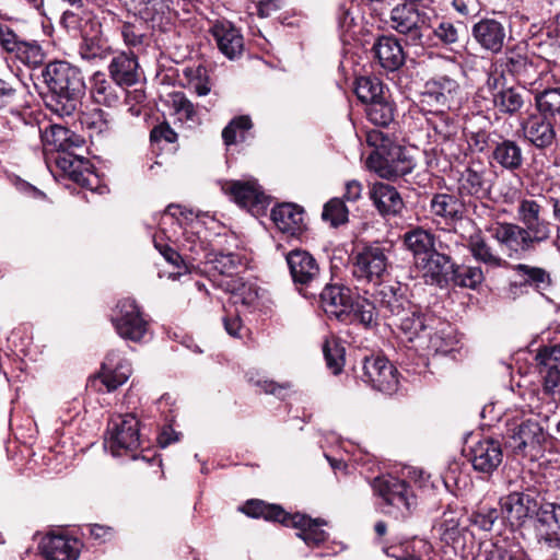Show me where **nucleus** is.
I'll return each mask as SVG.
<instances>
[{"instance_id":"nucleus-10","label":"nucleus","mask_w":560,"mask_h":560,"mask_svg":"<svg viewBox=\"0 0 560 560\" xmlns=\"http://www.w3.org/2000/svg\"><path fill=\"white\" fill-rule=\"evenodd\" d=\"M387 252L380 244L364 246L354 257L352 273L359 281L378 282L387 271Z\"/></svg>"},{"instance_id":"nucleus-14","label":"nucleus","mask_w":560,"mask_h":560,"mask_svg":"<svg viewBox=\"0 0 560 560\" xmlns=\"http://www.w3.org/2000/svg\"><path fill=\"white\" fill-rule=\"evenodd\" d=\"M222 190L235 203L248 209L254 214L261 213L269 203L268 196L255 179L226 180L222 184Z\"/></svg>"},{"instance_id":"nucleus-17","label":"nucleus","mask_w":560,"mask_h":560,"mask_svg":"<svg viewBox=\"0 0 560 560\" xmlns=\"http://www.w3.org/2000/svg\"><path fill=\"white\" fill-rule=\"evenodd\" d=\"M469 460L476 471L491 475L503 460V451L498 440L485 439L470 447Z\"/></svg>"},{"instance_id":"nucleus-27","label":"nucleus","mask_w":560,"mask_h":560,"mask_svg":"<svg viewBox=\"0 0 560 560\" xmlns=\"http://www.w3.org/2000/svg\"><path fill=\"white\" fill-rule=\"evenodd\" d=\"M374 58L388 71H396L405 63V52L399 40L394 36H380L372 46Z\"/></svg>"},{"instance_id":"nucleus-59","label":"nucleus","mask_w":560,"mask_h":560,"mask_svg":"<svg viewBox=\"0 0 560 560\" xmlns=\"http://www.w3.org/2000/svg\"><path fill=\"white\" fill-rule=\"evenodd\" d=\"M242 262L240 255L235 253H220L217 254L212 260L213 267L221 275L233 276Z\"/></svg>"},{"instance_id":"nucleus-30","label":"nucleus","mask_w":560,"mask_h":560,"mask_svg":"<svg viewBox=\"0 0 560 560\" xmlns=\"http://www.w3.org/2000/svg\"><path fill=\"white\" fill-rule=\"evenodd\" d=\"M277 229L289 236H298L305 230L304 211L293 203H282L271 211Z\"/></svg>"},{"instance_id":"nucleus-18","label":"nucleus","mask_w":560,"mask_h":560,"mask_svg":"<svg viewBox=\"0 0 560 560\" xmlns=\"http://www.w3.org/2000/svg\"><path fill=\"white\" fill-rule=\"evenodd\" d=\"M131 374V368L128 361L120 358L117 351L107 353L104 362L102 363L101 372L91 381V386H95L100 381L107 389V392L116 390L119 386L124 385Z\"/></svg>"},{"instance_id":"nucleus-55","label":"nucleus","mask_w":560,"mask_h":560,"mask_svg":"<svg viewBox=\"0 0 560 560\" xmlns=\"http://www.w3.org/2000/svg\"><path fill=\"white\" fill-rule=\"evenodd\" d=\"M502 511L495 508L482 506L470 516L472 525L485 532H490L501 520Z\"/></svg>"},{"instance_id":"nucleus-52","label":"nucleus","mask_w":560,"mask_h":560,"mask_svg":"<svg viewBox=\"0 0 560 560\" xmlns=\"http://www.w3.org/2000/svg\"><path fill=\"white\" fill-rule=\"evenodd\" d=\"M457 342L451 327H443L429 335L428 348L436 353L447 354L455 350Z\"/></svg>"},{"instance_id":"nucleus-54","label":"nucleus","mask_w":560,"mask_h":560,"mask_svg":"<svg viewBox=\"0 0 560 560\" xmlns=\"http://www.w3.org/2000/svg\"><path fill=\"white\" fill-rule=\"evenodd\" d=\"M349 211L342 199H330L323 209L322 217L325 221H329L331 226H339L348 221Z\"/></svg>"},{"instance_id":"nucleus-21","label":"nucleus","mask_w":560,"mask_h":560,"mask_svg":"<svg viewBox=\"0 0 560 560\" xmlns=\"http://www.w3.org/2000/svg\"><path fill=\"white\" fill-rule=\"evenodd\" d=\"M535 361L545 390L552 393L560 386V345L541 347L535 355Z\"/></svg>"},{"instance_id":"nucleus-40","label":"nucleus","mask_w":560,"mask_h":560,"mask_svg":"<svg viewBox=\"0 0 560 560\" xmlns=\"http://www.w3.org/2000/svg\"><path fill=\"white\" fill-rule=\"evenodd\" d=\"M428 43H421V47H438L440 45L451 46L459 38L458 28L450 21L431 20L428 31Z\"/></svg>"},{"instance_id":"nucleus-32","label":"nucleus","mask_w":560,"mask_h":560,"mask_svg":"<svg viewBox=\"0 0 560 560\" xmlns=\"http://www.w3.org/2000/svg\"><path fill=\"white\" fill-rule=\"evenodd\" d=\"M75 151L77 150H70L57 154L55 158L56 165L74 183L92 189L90 180L91 174H86L89 172L90 162Z\"/></svg>"},{"instance_id":"nucleus-28","label":"nucleus","mask_w":560,"mask_h":560,"mask_svg":"<svg viewBox=\"0 0 560 560\" xmlns=\"http://www.w3.org/2000/svg\"><path fill=\"white\" fill-rule=\"evenodd\" d=\"M399 289L393 285H383L374 294V302H371L381 314L386 318H392L393 322L412 303L398 293ZM376 323L373 325L375 326Z\"/></svg>"},{"instance_id":"nucleus-60","label":"nucleus","mask_w":560,"mask_h":560,"mask_svg":"<svg viewBox=\"0 0 560 560\" xmlns=\"http://www.w3.org/2000/svg\"><path fill=\"white\" fill-rule=\"evenodd\" d=\"M474 560H513V557L503 546L493 542H482Z\"/></svg>"},{"instance_id":"nucleus-61","label":"nucleus","mask_w":560,"mask_h":560,"mask_svg":"<svg viewBox=\"0 0 560 560\" xmlns=\"http://www.w3.org/2000/svg\"><path fill=\"white\" fill-rule=\"evenodd\" d=\"M343 348L339 347L337 343H331L329 341L324 343L323 352L327 363L328 369L332 372V374H338L341 372L343 366Z\"/></svg>"},{"instance_id":"nucleus-5","label":"nucleus","mask_w":560,"mask_h":560,"mask_svg":"<svg viewBox=\"0 0 560 560\" xmlns=\"http://www.w3.org/2000/svg\"><path fill=\"white\" fill-rule=\"evenodd\" d=\"M467 211L465 199L457 194L447 191L434 192L429 200V219L436 229L452 232L463 221Z\"/></svg>"},{"instance_id":"nucleus-13","label":"nucleus","mask_w":560,"mask_h":560,"mask_svg":"<svg viewBox=\"0 0 560 560\" xmlns=\"http://www.w3.org/2000/svg\"><path fill=\"white\" fill-rule=\"evenodd\" d=\"M293 283L302 293L319 283L320 268L312 254L304 249H293L285 256Z\"/></svg>"},{"instance_id":"nucleus-39","label":"nucleus","mask_w":560,"mask_h":560,"mask_svg":"<svg viewBox=\"0 0 560 560\" xmlns=\"http://www.w3.org/2000/svg\"><path fill=\"white\" fill-rule=\"evenodd\" d=\"M525 93L514 86H502L499 91L492 93L491 104L501 115H515L525 103Z\"/></svg>"},{"instance_id":"nucleus-47","label":"nucleus","mask_w":560,"mask_h":560,"mask_svg":"<svg viewBox=\"0 0 560 560\" xmlns=\"http://www.w3.org/2000/svg\"><path fill=\"white\" fill-rule=\"evenodd\" d=\"M483 278L480 267L455 264L450 283L462 288L476 289L483 281Z\"/></svg>"},{"instance_id":"nucleus-51","label":"nucleus","mask_w":560,"mask_h":560,"mask_svg":"<svg viewBox=\"0 0 560 560\" xmlns=\"http://www.w3.org/2000/svg\"><path fill=\"white\" fill-rule=\"evenodd\" d=\"M535 102L540 115L546 117H560V86L546 89L535 96Z\"/></svg>"},{"instance_id":"nucleus-34","label":"nucleus","mask_w":560,"mask_h":560,"mask_svg":"<svg viewBox=\"0 0 560 560\" xmlns=\"http://www.w3.org/2000/svg\"><path fill=\"white\" fill-rule=\"evenodd\" d=\"M402 314L404 315H399L393 324L398 327L407 340L413 341L416 338L420 337L422 332L431 328L430 322H432V319L423 314L417 305H409Z\"/></svg>"},{"instance_id":"nucleus-12","label":"nucleus","mask_w":560,"mask_h":560,"mask_svg":"<svg viewBox=\"0 0 560 560\" xmlns=\"http://www.w3.org/2000/svg\"><path fill=\"white\" fill-rule=\"evenodd\" d=\"M534 530L538 544L560 550V503L546 501L539 505Z\"/></svg>"},{"instance_id":"nucleus-9","label":"nucleus","mask_w":560,"mask_h":560,"mask_svg":"<svg viewBox=\"0 0 560 560\" xmlns=\"http://www.w3.org/2000/svg\"><path fill=\"white\" fill-rule=\"evenodd\" d=\"M361 378L374 389L388 395L396 393L399 385L397 369L381 355L366 357L363 360Z\"/></svg>"},{"instance_id":"nucleus-57","label":"nucleus","mask_w":560,"mask_h":560,"mask_svg":"<svg viewBox=\"0 0 560 560\" xmlns=\"http://www.w3.org/2000/svg\"><path fill=\"white\" fill-rule=\"evenodd\" d=\"M429 122L434 132L444 141L453 139L458 132V126L455 120L444 113L435 114Z\"/></svg>"},{"instance_id":"nucleus-4","label":"nucleus","mask_w":560,"mask_h":560,"mask_svg":"<svg viewBox=\"0 0 560 560\" xmlns=\"http://www.w3.org/2000/svg\"><path fill=\"white\" fill-rule=\"evenodd\" d=\"M372 488L383 500L385 513L396 518L409 516L417 505V499L410 486L392 475H384L373 479Z\"/></svg>"},{"instance_id":"nucleus-64","label":"nucleus","mask_w":560,"mask_h":560,"mask_svg":"<svg viewBox=\"0 0 560 560\" xmlns=\"http://www.w3.org/2000/svg\"><path fill=\"white\" fill-rule=\"evenodd\" d=\"M172 107L182 118L190 120L196 112L194 104L186 97L183 92H175L171 95Z\"/></svg>"},{"instance_id":"nucleus-63","label":"nucleus","mask_w":560,"mask_h":560,"mask_svg":"<svg viewBox=\"0 0 560 560\" xmlns=\"http://www.w3.org/2000/svg\"><path fill=\"white\" fill-rule=\"evenodd\" d=\"M154 245L160 254L164 257V259L178 269L176 276L179 277L188 272V267L184 259L173 247L167 244H160L158 242H155Z\"/></svg>"},{"instance_id":"nucleus-48","label":"nucleus","mask_w":560,"mask_h":560,"mask_svg":"<svg viewBox=\"0 0 560 560\" xmlns=\"http://www.w3.org/2000/svg\"><path fill=\"white\" fill-rule=\"evenodd\" d=\"M124 43L137 52L143 51L150 44V36L144 32L142 23L124 22L120 26Z\"/></svg>"},{"instance_id":"nucleus-58","label":"nucleus","mask_w":560,"mask_h":560,"mask_svg":"<svg viewBox=\"0 0 560 560\" xmlns=\"http://www.w3.org/2000/svg\"><path fill=\"white\" fill-rule=\"evenodd\" d=\"M14 54L22 62L33 67L44 60L42 47L36 42L22 40Z\"/></svg>"},{"instance_id":"nucleus-8","label":"nucleus","mask_w":560,"mask_h":560,"mask_svg":"<svg viewBox=\"0 0 560 560\" xmlns=\"http://www.w3.org/2000/svg\"><path fill=\"white\" fill-rule=\"evenodd\" d=\"M112 323L117 334L126 340L140 342L150 334V324L132 299H124L117 303Z\"/></svg>"},{"instance_id":"nucleus-41","label":"nucleus","mask_w":560,"mask_h":560,"mask_svg":"<svg viewBox=\"0 0 560 560\" xmlns=\"http://www.w3.org/2000/svg\"><path fill=\"white\" fill-rule=\"evenodd\" d=\"M137 14L144 22L161 25L170 20L171 8L166 0H131Z\"/></svg>"},{"instance_id":"nucleus-23","label":"nucleus","mask_w":560,"mask_h":560,"mask_svg":"<svg viewBox=\"0 0 560 560\" xmlns=\"http://www.w3.org/2000/svg\"><path fill=\"white\" fill-rule=\"evenodd\" d=\"M110 79L120 86H131L140 81L141 71L138 57L133 51L116 54L109 65Z\"/></svg>"},{"instance_id":"nucleus-49","label":"nucleus","mask_w":560,"mask_h":560,"mask_svg":"<svg viewBox=\"0 0 560 560\" xmlns=\"http://www.w3.org/2000/svg\"><path fill=\"white\" fill-rule=\"evenodd\" d=\"M354 92L358 98L368 105L384 97L383 84L380 79L375 77L358 78L355 80Z\"/></svg>"},{"instance_id":"nucleus-56","label":"nucleus","mask_w":560,"mask_h":560,"mask_svg":"<svg viewBox=\"0 0 560 560\" xmlns=\"http://www.w3.org/2000/svg\"><path fill=\"white\" fill-rule=\"evenodd\" d=\"M20 93L16 80L10 81L0 78V108H8L10 112L18 108Z\"/></svg>"},{"instance_id":"nucleus-11","label":"nucleus","mask_w":560,"mask_h":560,"mask_svg":"<svg viewBox=\"0 0 560 560\" xmlns=\"http://www.w3.org/2000/svg\"><path fill=\"white\" fill-rule=\"evenodd\" d=\"M544 208L535 199H521L516 213L521 226L525 230L535 245L548 241L551 236L552 224L542 215Z\"/></svg>"},{"instance_id":"nucleus-6","label":"nucleus","mask_w":560,"mask_h":560,"mask_svg":"<svg viewBox=\"0 0 560 560\" xmlns=\"http://www.w3.org/2000/svg\"><path fill=\"white\" fill-rule=\"evenodd\" d=\"M547 439L548 433L541 422L529 418L509 429L505 445L514 454L537 457Z\"/></svg>"},{"instance_id":"nucleus-15","label":"nucleus","mask_w":560,"mask_h":560,"mask_svg":"<svg viewBox=\"0 0 560 560\" xmlns=\"http://www.w3.org/2000/svg\"><path fill=\"white\" fill-rule=\"evenodd\" d=\"M454 266L452 257L444 252L443 244L439 243L438 247L424 258V261L416 267L423 271L425 283L444 288L450 284Z\"/></svg>"},{"instance_id":"nucleus-2","label":"nucleus","mask_w":560,"mask_h":560,"mask_svg":"<svg viewBox=\"0 0 560 560\" xmlns=\"http://www.w3.org/2000/svg\"><path fill=\"white\" fill-rule=\"evenodd\" d=\"M319 298L323 310L329 317L343 324H360L365 328L375 324V306L368 299H352L349 288L327 284Z\"/></svg>"},{"instance_id":"nucleus-3","label":"nucleus","mask_w":560,"mask_h":560,"mask_svg":"<svg viewBox=\"0 0 560 560\" xmlns=\"http://www.w3.org/2000/svg\"><path fill=\"white\" fill-rule=\"evenodd\" d=\"M431 20H436L434 9L425 5L419 8L412 3H399L390 11V27L397 33L405 35L416 46L428 43V31Z\"/></svg>"},{"instance_id":"nucleus-29","label":"nucleus","mask_w":560,"mask_h":560,"mask_svg":"<svg viewBox=\"0 0 560 560\" xmlns=\"http://www.w3.org/2000/svg\"><path fill=\"white\" fill-rule=\"evenodd\" d=\"M369 196L383 217L397 215L405 207L398 190L394 186L385 183H374L370 188Z\"/></svg>"},{"instance_id":"nucleus-7","label":"nucleus","mask_w":560,"mask_h":560,"mask_svg":"<svg viewBox=\"0 0 560 560\" xmlns=\"http://www.w3.org/2000/svg\"><path fill=\"white\" fill-rule=\"evenodd\" d=\"M139 424V420L132 413L118 415L110 420L109 436L106 439L105 446L114 456L133 453L140 447Z\"/></svg>"},{"instance_id":"nucleus-42","label":"nucleus","mask_w":560,"mask_h":560,"mask_svg":"<svg viewBox=\"0 0 560 560\" xmlns=\"http://www.w3.org/2000/svg\"><path fill=\"white\" fill-rule=\"evenodd\" d=\"M95 25L97 30L93 35L84 34L79 48L80 56L89 61L105 60L112 54V48L100 36L101 25L98 23Z\"/></svg>"},{"instance_id":"nucleus-24","label":"nucleus","mask_w":560,"mask_h":560,"mask_svg":"<svg viewBox=\"0 0 560 560\" xmlns=\"http://www.w3.org/2000/svg\"><path fill=\"white\" fill-rule=\"evenodd\" d=\"M40 138L45 151H56L57 154L82 149L84 144L81 136L60 125H49L45 130H40Z\"/></svg>"},{"instance_id":"nucleus-43","label":"nucleus","mask_w":560,"mask_h":560,"mask_svg":"<svg viewBox=\"0 0 560 560\" xmlns=\"http://www.w3.org/2000/svg\"><path fill=\"white\" fill-rule=\"evenodd\" d=\"M513 270L522 278V281L518 284H511L512 293H516V290L526 285L546 289L550 284V276L544 268L518 264L513 267Z\"/></svg>"},{"instance_id":"nucleus-22","label":"nucleus","mask_w":560,"mask_h":560,"mask_svg":"<svg viewBox=\"0 0 560 560\" xmlns=\"http://www.w3.org/2000/svg\"><path fill=\"white\" fill-rule=\"evenodd\" d=\"M39 547L46 560H78L82 544L74 537L48 534Z\"/></svg>"},{"instance_id":"nucleus-19","label":"nucleus","mask_w":560,"mask_h":560,"mask_svg":"<svg viewBox=\"0 0 560 560\" xmlns=\"http://www.w3.org/2000/svg\"><path fill=\"white\" fill-rule=\"evenodd\" d=\"M471 34L481 48L498 54L508 38V28L495 19H482L472 26Z\"/></svg>"},{"instance_id":"nucleus-35","label":"nucleus","mask_w":560,"mask_h":560,"mask_svg":"<svg viewBox=\"0 0 560 560\" xmlns=\"http://www.w3.org/2000/svg\"><path fill=\"white\" fill-rule=\"evenodd\" d=\"M503 72H508L524 84L532 83L538 75L532 59L515 50H510L501 59Z\"/></svg>"},{"instance_id":"nucleus-44","label":"nucleus","mask_w":560,"mask_h":560,"mask_svg":"<svg viewBox=\"0 0 560 560\" xmlns=\"http://www.w3.org/2000/svg\"><path fill=\"white\" fill-rule=\"evenodd\" d=\"M489 189L486 187L483 175L472 168H467L458 179L457 195L462 199L466 196L475 199H482L488 196Z\"/></svg>"},{"instance_id":"nucleus-45","label":"nucleus","mask_w":560,"mask_h":560,"mask_svg":"<svg viewBox=\"0 0 560 560\" xmlns=\"http://www.w3.org/2000/svg\"><path fill=\"white\" fill-rule=\"evenodd\" d=\"M241 511L250 517H264L267 521L284 523L288 513L279 505L267 504L261 500H249Z\"/></svg>"},{"instance_id":"nucleus-31","label":"nucleus","mask_w":560,"mask_h":560,"mask_svg":"<svg viewBox=\"0 0 560 560\" xmlns=\"http://www.w3.org/2000/svg\"><path fill=\"white\" fill-rule=\"evenodd\" d=\"M324 521L313 520L305 514H289L283 523L284 526L300 529L298 536L310 547H317L327 539V533L320 528Z\"/></svg>"},{"instance_id":"nucleus-20","label":"nucleus","mask_w":560,"mask_h":560,"mask_svg":"<svg viewBox=\"0 0 560 560\" xmlns=\"http://www.w3.org/2000/svg\"><path fill=\"white\" fill-rule=\"evenodd\" d=\"M489 232L501 246L516 254L532 250L536 246L520 224L497 223Z\"/></svg>"},{"instance_id":"nucleus-53","label":"nucleus","mask_w":560,"mask_h":560,"mask_svg":"<svg viewBox=\"0 0 560 560\" xmlns=\"http://www.w3.org/2000/svg\"><path fill=\"white\" fill-rule=\"evenodd\" d=\"M83 124L91 130V137L103 136L112 130L113 119L103 109H94L85 116Z\"/></svg>"},{"instance_id":"nucleus-26","label":"nucleus","mask_w":560,"mask_h":560,"mask_svg":"<svg viewBox=\"0 0 560 560\" xmlns=\"http://www.w3.org/2000/svg\"><path fill=\"white\" fill-rule=\"evenodd\" d=\"M522 130L524 138L537 149L550 148L556 141L555 125L544 115L529 116Z\"/></svg>"},{"instance_id":"nucleus-46","label":"nucleus","mask_w":560,"mask_h":560,"mask_svg":"<svg viewBox=\"0 0 560 560\" xmlns=\"http://www.w3.org/2000/svg\"><path fill=\"white\" fill-rule=\"evenodd\" d=\"M468 248L475 259L492 267H499L503 260L491 248L480 232L471 234L468 240Z\"/></svg>"},{"instance_id":"nucleus-33","label":"nucleus","mask_w":560,"mask_h":560,"mask_svg":"<svg viewBox=\"0 0 560 560\" xmlns=\"http://www.w3.org/2000/svg\"><path fill=\"white\" fill-rule=\"evenodd\" d=\"M490 159L492 163L509 172L522 168L525 160L521 145L515 140L504 138L493 143Z\"/></svg>"},{"instance_id":"nucleus-37","label":"nucleus","mask_w":560,"mask_h":560,"mask_svg":"<svg viewBox=\"0 0 560 560\" xmlns=\"http://www.w3.org/2000/svg\"><path fill=\"white\" fill-rule=\"evenodd\" d=\"M458 83L445 75L428 81L422 92L423 102L428 104L446 105L458 91Z\"/></svg>"},{"instance_id":"nucleus-50","label":"nucleus","mask_w":560,"mask_h":560,"mask_svg":"<svg viewBox=\"0 0 560 560\" xmlns=\"http://www.w3.org/2000/svg\"><path fill=\"white\" fill-rule=\"evenodd\" d=\"M368 119L375 126L387 127L394 120V106L385 97L366 106Z\"/></svg>"},{"instance_id":"nucleus-1","label":"nucleus","mask_w":560,"mask_h":560,"mask_svg":"<svg viewBox=\"0 0 560 560\" xmlns=\"http://www.w3.org/2000/svg\"><path fill=\"white\" fill-rule=\"evenodd\" d=\"M42 77L51 92L52 108L61 116L72 115L85 91L81 71L66 61H55L45 67Z\"/></svg>"},{"instance_id":"nucleus-38","label":"nucleus","mask_w":560,"mask_h":560,"mask_svg":"<svg viewBox=\"0 0 560 560\" xmlns=\"http://www.w3.org/2000/svg\"><path fill=\"white\" fill-rule=\"evenodd\" d=\"M124 93V86L108 81L104 73L96 72L92 77L91 95L95 103L114 107L119 103Z\"/></svg>"},{"instance_id":"nucleus-16","label":"nucleus","mask_w":560,"mask_h":560,"mask_svg":"<svg viewBox=\"0 0 560 560\" xmlns=\"http://www.w3.org/2000/svg\"><path fill=\"white\" fill-rule=\"evenodd\" d=\"M539 505L529 494L512 492L501 499V511L512 527H521L532 516H536Z\"/></svg>"},{"instance_id":"nucleus-62","label":"nucleus","mask_w":560,"mask_h":560,"mask_svg":"<svg viewBox=\"0 0 560 560\" xmlns=\"http://www.w3.org/2000/svg\"><path fill=\"white\" fill-rule=\"evenodd\" d=\"M185 73L187 77H190L189 86L197 95L205 96L210 92L211 88L205 68L189 69Z\"/></svg>"},{"instance_id":"nucleus-36","label":"nucleus","mask_w":560,"mask_h":560,"mask_svg":"<svg viewBox=\"0 0 560 560\" xmlns=\"http://www.w3.org/2000/svg\"><path fill=\"white\" fill-rule=\"evenodd\" d=\"M404 244L411 252L416 266L422 264L424 258L438 247L434 234L419 226L404 234Z\"/></svg>"},{"instance_id":"nucleus-25","label":"nucleus","mask_w":560,"mask_h":560,"mask_svg":"<svg viewBox=\"0 0 560 560\" xmlns=\"http://www.w3.org/2000/svg\"><path fill=\"white\" fill-rule=\"evenodd\" d=\"M210 33L219 50L229 59L241 56L244 49V38L240 30L229 21H217Z\"/></svg>"}]
</instances>
